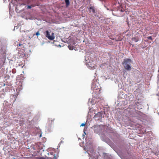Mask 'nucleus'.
Listing matches in <instances>:
<instances>
[{
	"label": "nucleus",
	"instance_id": "1",
	"mask_svg": "<svg viewBox=\"0 0 159 159\" xmlns=\"http://www.w3.org/2000/svg\"><path fill=\"white\" fill-rule=\"evenodd\" d=\"M131 62V60L130 59H124L122 62V64L125 69L127 70H130L131 69V67L130 66V63Z\"/></svg>",
	"mask_w": 159,
	"mask_h": 159
},
{
	"label": "nucleus",
	"instance_id": "2",
	"mask_svg": "<svg viewBox=\"0 0 159 159\" xmlns=\"http://www.w3.org/2000/svg\"><path fill=\"white\" fill-rule=\"evenodd\" d=\"M44 34L46 37L49 39L52 40H53L55 38L54 34L53 33H52L51 35H50L49 31L48 30L46 31L44 33Z\"/></svg>",
	"mask_w": 159,
	"mask_h": 159
},
{
	"label": "nucleus",
	"instance_id": "3",
	"mask_svg": "<svg viewBox=\"0 0 159 159\" xmlns=\"http://www.w3.org/2000/svg\"><path fill=\"white\" fill-rule=\"evenodd\" d=\"M88 9L89 11L90 14H93L96 13V10L94 6H90L88 8Z\"/></svg>",
	"mask_w": 159,
	"mask_h": 159
},
{
	"label": "nucleus",
	"instance_id": "4",
	"mask_svg": "<svg viewBox=\"0 0 159 159\" xmlns=\"http://www.w3.org/2000/svg\"><path fill=\"white\" fill-rule=\"evenodd\" d=\"M139 37L137 36L133 38L132 39V40L133 41H134V42H137L139 40Z\"/></svg>",
	"mask_w": 159,
	"mask_h": 159
},
{
	"label": "nucleus",
	"instance_id": "5",
	"mask_svg": "<svg viewBox=\"0 0 159 159\" xmlns=\"http://www.w3.org/2000/svg\"><path fill=\"white\" fill-rule=\"evenodd\" d=\"M91 88L94 91L98 90V89H99V88H97L96 87V85L94 84H93L91 86Z\"/></svg>",
	"mask_w": 159,
	"mask_h": 159
},
{
	"label": "nucleus",
	"instance_id": "6",
	"mask_svg": "<svg viewBox=\"0 0 159 159\" xmlns=\"http://www.w3.org/2000/svg\"><path fill=\"white\" fill-rule=\"evenodd\" d=\"M21 47V48L22 49L23 48H25V44L21 43V42L19 43L18 45L17 46Z\"/></svg>",
	"mask_w": 159,
	"mask_h": 159
},
{
	"label": "nucleus",
	"instance_id": "7",
	"mask_svg": "<svg viewBox=\"0 0 159 159\" xmlns=\"http://www.w3.org/2000/svg\"><path fill=\"white\" fill-rule=\"evenodd\" d=\"M66 4V6L68 7L70 4V0H64Z\"/></svg>",
	"mask_w": 159,
	"mask_h": 159
},
{
	"label": "nucleus",
	"instance_id": "8",
	"mask_svg": "<svg viewBox=\"0 0 159 159\" xmlns=\"http://www.w3.org/2000/svg\"><path fill=\"white\" fill-rule=\"evenodd\" d=\"M86 61H88L87 62L88 63V65H90L91 66H92V64L91 63L93 61L92 60L91 61H88V59H86Z\"/></svg>",
	"mask_w": 159,
	"mask_h": 159
},
{
	"label": "nucleus",
	"instance_id": "9",
	"mask_svg": "<svg viewBox=\"0 0 159 159\" xmlns=\"http://www.w3.org/2000/svg\"><path fill=\"white\" fill-rule=\"evenodd\" d=\"M24 0L25 1V2L27 3H29L32 1V0Z\"/></svg>",
	"mask_w": 159,
	"mask_h": 159
},
{
	"label": "nucleus",
	"instance_id": "10",
	"mask_svg": "<svg viewBox=\"0 0 159 159\" xmlns=\"http://www.w3.org/2000/svg\"><path fill=\"white\" fill-rule=\"evenodd\" d=\"M147 38L148 39L151 40L152 41V37L151 36H148V37H147Z\"/></svg>",
	"mask_w": 159,
	"mask_h": 159
},
{
	"label": "nucleus",
	"instance_id": "11",
	"mask_svg": "<svg viewBox=\"0 0 159 159\" xmlns=\"http://www.w3.org/2000/svg\"><path fill=\"white\" fill-rule=\"evenodd\" d=\"M36 35H37V36H38V35H40V34L39 33V31H38V32H37L36 33Z\"/></svg>",
	"mask_w": 159,
	"mask_h": 159
},
{
	"label": "nucleus",
	"instance_id": "12",
	"mask_svg": "<svg viewBox=\"0 0 159 159\" xmlns=\"http://www.w3.org/2000/svg\"><path fill=\"white\" fill-rule=\"evenodd\" d=\"M85 125V123H82L81 125H80V126H84Z\"/></svg>",
	"mask_w": 159,
	"mask_h": 159
},
{
	"label": "nucleus",
	"instance_id": "13",
	"mask_svg": "<svg viewBox=\"0 0 159 159\" xmlns=\"http://www.w3.org/2000/svg\"><path fill=\"white\" fill-rule=\"evenodd\" d=\"M55 120L54 119H51V120H50L51 121V123H52V122H53Z\"/></svg>",
	"mask_w": 159,
	"mask_h": 159
},
{
	"label": "nucleus",
	"instance_id": "14",
	"mask_svg": "<svg viewBox=\"0 0 159 159\" xmlns=\"http://www.w3.org/2000/svg\"><path fill=\"white\" fill-rule=\"evenodd\" d=\"M32 7V6H28V8L29 9H30Z\"/></svg>",
	"mask_w": 159,
	"mask_h": 159
},
{
	"label": "nucleus",
	"instance_id": "15",
	"mask_svg": "<svg viewBox=\"0 0 159 159\" xmlns=\"http://www.w3.org/2000/svg\"><path fill=\"white\" fill-rule=\"evenodd\" d=\"M122 39L121 38H119L117 40H119V41H120Z\"/></svg>",
	"mask_w": 159,
	"mask_h": 159
},
{
	"label": "nucleus",
	"instance_id": "16",
	"mask_svg": "<svg viewBox=\"0 0 159 159\" xmlns=\"http://www.w3.org/2000/svg\"><path fill=\"white\" fill-rule=\"evenodd\" d=\"M89 59H91V57H88V60H89Z\"/></svg>",
	"mask_w": 159,
	"mask_h": 159
},
{
	"label": "nucleus",
	"instance_id": "17",
	"mask_svg": "<svg viewBox=\"0 0 159 159\" xmlns=\"http://www.w3.org/2000/svg\"><path fill=\"white\" fill-rule=\"evenodd\" d=\"M69 49H70V50H71V48H70L69 47Z\"/></svg>",
	"mask_w": 159,
	"mask_h": 159
},
{
	"label": "nucleus",
	"instance_id": "18",
	"mask_svg": "<svg viewBox=\"0 0 159 159\" xmlns=\"http://www.w3.org/2000/svg\"><path fill=\"white\" fill-rule=\"evenodd\" d=\"M69 49H70V50H71V48H70L69 47Z\"/></svg>",
	"mask_w": 159,
	"mask_h": 159
}]
</instances>
